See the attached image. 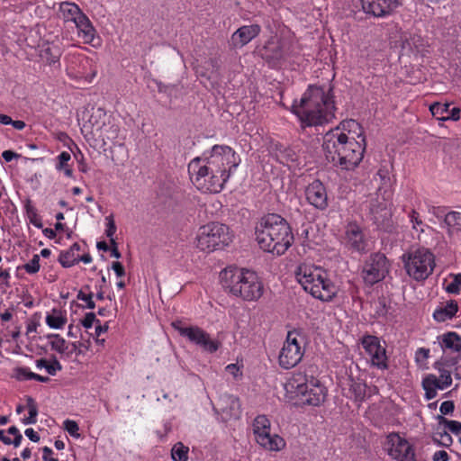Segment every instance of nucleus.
I'll use <instances>...</instances> for the list:
<instances>
[{
	"mask_svg": "<svg viewBox=\"0 0 461 461\" xmlns=\"http://www.w3.org/2000/svg\"><path fill=\"white\" fill-rule=\"evenodd\" d=\"M240 163V157L229 146L214 145L202 157L194 158L188 165V172L195 176L194 183L209 193H220L233 171Z\"/></svg>",
	"mask_w": 461,
	"mask_h": 461,
	"instance_id": "f257e3e1",
	"label": "nucleus"
},
{
	"mask_svg": "<svg viewBox=\"0 0 461 461\" xmlns=\"http://www.w3.org/2000/svg\"><path fill=\"white\" fill-rule=\"evenodd\" d=\"M331 92V87L326 91L322 86H310L300 102L293 104L292 111L299 118L302 127L322 125L335 117Z\"/></svg>",
	"mask_w": 461,
	"mask_h": 461,
	"instance_id": "f03ea898",
	"label": "nucleus"
},
{
	"mask_svg": "<svg viewBox=\"0 0 461 461\" xmlns=\"http://www.w3.org/2000/svg\"><path fill=\"white\" fill-rule=\"evenodd\" d=\"M255 234L260 249L276 256L285 254L294 242L289 223L276 213L263 216L256 227Z\"/></svg>",
	"mask_w": 461,
	"mask_h": 461,
	"instance_id": "7ed1b4c3",
	"label": "nucleus"
},
{
	"mask_svg": "<svg viewBox=\"0 0 461 461\" xmlns=\"http://www.w3.org/2000/svg\"><path fill=\"white\" fill-rule=\"evenodd\" d=\"M220 278L224 290L245 301H257L263 294V284L254 271L227 267L221 272Z\"/></svg>",
	"mask_w": 461,
	"mask_h": 461,
	"instance_id": "20e7f679",
	"label": "nucleus"
},
{
	"mask_svg": "<svg viewBox=\"0 0 461 461\" xmlns=\"http://www.w3.org/2000/svg\"><path fill=\"white\" fill-rule=\"evenodd\" d=\"M296 278L305 292L321 301H331L338 293L337 286L321 268L301 266L296 272Z\"/></svg>",
	"mask_w": 461,
	"mask_h": 461,
	"instance_id": "39448f33",
	"label": "nucleus"
},
{
	"mask_svg": "<svg viewBox=\"0 0 461 461\" xmlns=\"http://www.w3.org/2000/svg\"><path fill=\"white\" fill-rule=\"evenodd\" d=\"M402 259L408 276L418 282L426 280L435 267L433 253L424 248L410 250Z\"/></svg>",
	"mask_w": 461,
	"mask_h": 461,
	"instance_id": "423d86ee",
	"label": "nucleus"
},
{
	"mask_svg": "<svg viewBox=\"0 0 461 461\" xmlns=\"http://www.w3.org/2000/svg\"><path fill=\"white\" fill-rule=\"evenodd\" d=\"M231 241L229 227L219 222H210L200 227L196 247L203 251L221 249Z\"/></svg>",
	"mask_w": 461,
	"mask_h": 461,
	"instance_id": "0eeeda50",
	"label": "nucleus"
},
{
	"mask_svg": "<svg viewBox=\"0 0 461 461\" xmlns=\"http://www.w3.org/2000/svg\"><path fill=\"white\" fill-rule=\"evenodd\" d=\"M291 386L303 404L319 406L326 398L327 390L320 381L312 375L297 374L294 376Z\"/></svg>",
	"mask_w": 461,
	"mask_h": 461,
	"instance_id": "6e6552de",
	"label": "nucleus"
},
{
	"mask_svg": "<svg viewBox=\"0 0 461 461\" xmlns=\"http://www.w3.org/2000/svg\"><path fill=\"white\" fill-rule=\"evenodd\" d=\"M171 325L182 337L186 338L204 352L212 354L221 347L219 339H212L208 332L198 326H185L182 321L178 320L173 321Z\"/></svg>",
	"mask_w": 461,
	"mask_h": 461,
	"instance_id": "1a4fd4ad",
	"label": "nucleus"
},
{
	"mask_svg": "<svg viewBox=\"0 0 461 461\" xmlns=\"http://www.w3.org/2000/svg\"><path fill=\"white\" fill-rule=\"evenodd\" d=\"M303 337L296 330L288 331L286 339L279 353V365L285 369L295 366L302 360L304 354Z\"/></svg>",
	"mask_w": 461,
	"mask_h": 461,
	"instance_id": "9d476101",
	"label": "nucleus"
},
{
	"mask_svg": "<svg viewBox=\"0 0 461 461\" xmlns=\"http://www.w3.org/2000/svg\"><path fill=\"white\" fill-rule=\"evenodd\" d=\"M341 244L351 253L366 254L370 249V240L364 229L356 221H348L341 235Z\"/></svg>",
	"mask_w": 461,
	"mask_h": 461,
	"instance_id": "9b49d317",
	"label": "nucleus"
},
{
	"mask_svg": "<svg viewBox=\"0 0 461 461\" xmlns=\"http://www.w3.org/2000/svg\"><path fill=\"white\" fill-rule=\"evenodd\" d=\"M253 432L258 444L269 451H279L285 442L277 434L270 433V420L266 415H258L253 421Z\"/></svg>",
	"mask_w": 461,
	"mask_h": 461,
	"instance_id": "f8f14e48",
	"label": "nucleus"
},
{
	"mask_svg": "<svg viewBox=\"0 0 461 461\" xmlns=\"http://www.w3.org/2000/svg\"><path fill=\"white\" fill-rule=\"evenodd\" d=\"M358 138H361V141L356 140L354 138L348 136L347 141L343 145L340 150L339 161L335 167H339L341 169L351 170L354 169L363 159L364 152L366 149V138L360 133Z\"/></svg>",
	"mask_w": 461,
	"mask_h": 461,
	"instance_id": "ddd939ff",
	"label": "nucleus"
},
{
	"mask_svg": "<svg viewBox=\"0 0 461 461\" xmlns=\"http://www.w3.org/2000/svg\"><path fill=\"white\" fill-rule=\"evenodd\" d=\"M389 272V263L384 254L376 252L371 254L365 261L362 277L368 285L382 281Z\"/></svg>",
	"mask_w": 461,
	"mask_h": 461,
	"instance_id": "4468645a",
	"label": "nucleus"
},
{
	"mask_svg": "<svg viewBox=\"0 0 461 461\" xmlns=\"http://www.w3.org/2000/svg\"><path fill=\"white\" fill-rule=\"evenodd\" d=\"M348 135L337 127L326 132L323 136L322 149L326 159L333 166L338 165L340 150L347 141Z\"/></svg>",
	"mask_w": 461,
	"mask_h": 461,
	"instance_id": "2eb2a0df",
	"label": "nucleus"
},
{
	"mask_svg": "<svg viewBox=\"0 0 461 461\" xmlns=\"http://www.w3.org/2000/svg\"><path fill=\"white\" fill-rule=\"evenodd\" d=\"M387 452L396 461H415L412 445L394 432L387 436Z\"/></svg>",
	"mask_w": 461,
	"mask_h": 461,
	"instance_id": "dca6fc26",
	"label": "nucleus"
},
{
	"mask_svg": "<svg viewBox=\"0 0 461 461\" xmlns=\"http://www.w3.org/2000/svg\"><path fill=\"white\" fill-rule=\"evenodd\" d=\"M362 346L370 357L372 366L382 370L388 368L385 347L381 345L377 337L373 335L364 336Z\"/></svg>",
	"mask_w": 461,
	"mask_h": 461,
	"instance_id": "f3484780",
	"label": "nucleus"
},
{
	"mask_svg": "<svg viewBox=\"0 0 461 461\" xmlns=\"http://www.w3.org/2000/svg\"><path fill=\"white\" fill-rule=\"evenodd\" d=\"M363 11L376 18L385 17L402 5L401 0H361Z\"/></svg>",
	"mask_w": 461,
	"mask_h": 461,
	"instance_id": "a211bd4d",
	"label": "nucleus"
},
{
	"mask_svg": "<svg viewBox=\"0 0 461 461\" xmlns=\"http://www.w3.org/2000/svg\"><path fill=\"white\" fill-rule=\"evenodd\" d=\"M213 409L224 422L230 420H238L241 414L239 398L230 394L221 396L217 403V407Z\"/></svg>",
	"mask_w": 461,
	"mask_h": 461,
	"instance_id": "6ab92c4d",
	"label": "nucleus"
},
{
	"mask_svg": "<svg viewBox=\"0 0 461 461\" xmlns=\"http://www.w3.org/2000/svg\"><path fill=\"white\" fill-rule=\"evenodd\" d=\"M305 196L309 203L319 210L328 207V195L324 185L318 179L314 180L305 189Z\"/></svg>",
	"mask_w": 461,
	"mask_h": 461,
	"instance_id": "aec40b11",
	"label": "nucleus"
},
{
	"mask_svg": "<svg viewBox=\"0 0 461 461\" xmlns=\"http://www.w3.org/2000/svg\"><path fill=\"white\" fill-rule=\"evenodd\" d=\"M388 205V203L379 202L378 199L370 204V212L378 228L386 230L391 226L392 211Z\"/></svg>",
	"mask_w": 461,
	"mask_h": 461,
	"instance_id": "412c9836",
	"label": "nucleus"
},
{
	"mask_svg": "<svg viewBox=\"0 0 461 461\" xmlns=\"http://www.w3.org/2000/svg\"><path fill=\"white\" fill-rule=\"evenodd\" d=\"M261 32L258 24L244 25L239 28L230 38V45L234 49L242 48Z\"/></svg>",
	"mask_w": 461,
	"mask_h": 461,
	"instance_id": "4be33fe9",
	"label": "nucleus"
},
{
	"mask_svg": "<svg viewBox=\"0 0 461 461\" xmlns=\"http://www.w3.org/2000/svg\"><path fill=\"white\" fill-rule=\"evenodd\" d=\"M258 54L267 62L276 64L284 58L285 51L281 41L271 39L258 50Z\"/></svg>",
	"mask_w": 461,
	"mask_h": 461,
	"instance_id": "5701e85b",
	"label": "nucleus"
},
{
	"mask_svg": "<svg viewBox=\"0 0 461 461\" xmlns=\"http://www.w3.org/2000/svg\"><path fill=\"white\" fill-rule=\"evenodd\" d=\"M443 351L461 352V336L455 331H448L438 337Z\"/></svg>",
	"mask_w": 461,
	"mask_h": 461,
	"instance_id": "b1692460",
	"label": "nucleus"
},
{
	"mask_svg": "<svg viewBox=\"0 0 461 461\" xmlns=\"http://www.w3.org/2000/svg\"><path fill=\"white\" fill-rule=\"evenodd\" d=\"M76 27L78 36L83 39L85 43H91L94 41L95 30L86 14L77 21Z\"/></svg>",
	"mask_w": 461,
	"mask_h": 461,
	"instance_id": "393cba45",
	"label": "nucleus"
},
{
	"mask_svg": "<svg viewBox=\"0 0 461 461\" xmlns=\"http://www.w3.org/2000/svg\"><path fill=\"white\" fill-rule=\"evenodd\" d=\"M458 310L457 303L455 300L447 302L444 307L437 309L433 313V318L438 321L443 322L452 319Z\"/></svg>",
	"mask_w": 461,
	"mask_h": 461,
	"instance_id": "a878e982",
	"label": "nucleus"
},
{
	"mask_svg": "<svg viewBox=\"0 0 461 461\" xmlns=\"http://www.w3.org/2000/svg\"><path fill=\"white\" fill-rule=\"evenodd\" d=\"M423 390L425 391V399L431 400L437 396V389L443 390L439 384V380L435 375H427L421 382Z\"/></svg>",
	"mask_w": 461,
	"mask_h": 461,
	"instance_id": "bb28decb",
	"label": "nucleus"
},
{
	"mask_svg": "<svg viewBox=\"0 0 461 461\" xmlns=\"http://www.w3.org/2000/svg\"><path fill=\"white\" fill-rule=\"evenodd\" d=\"M60 12L66 21H71L75 24L85 15L77 5L69 2L60 4Z\"/></svg>",
	"mask_w": 461,
	"mask_h": 461,
	"instance_id": "cd10ccee",
	"label": "nucleus"
},
{
	"mask_svg": "<svg viewBox=\"0 0 461 461\" xmlns=\"http://www.w3.org/2000/svg\"><path fill=\"white\" fill-rule=\"evenodd\" d=\"M276 158L281 164L288 165L290 162H295L298 159L296 151L282 144L276 145Z\"/></svg>",
	"mask_w": 461,
	"mask_h": 461,
	"instance_id": "c85d7f7f",
	"label": "nucleus"
},
{
	"mask_svg": "<svg viewBox=\"0 0 461 461\" xmlns=\"http://www.w3.org/2000/svg\"><path fill=\"white\" fill-rule=\"evenodd\" d=\"M46 323L50 328L61 329L67 323L66 314L60 310L53 309L51 313L46 316Z\"/></svg>",
	"mask_w": 461,
	"mask_h": 461,
	"instance_id": "c756f323",
	"label": "nucleus"
},
{
	"mask_svg": "<svg viewBox=\"0 0 461 461\" xmlns=\"http://www.w3.org/2000/svg\"><path fill=\"white\" fill-rule=\"evenodd\" d=\"M26 408L29 411V416L22 420L24 425L35 424L37 422L38 406L34 399L31 396L26 397Z\"/></svg>",
	"mask_w": 461,
	"mask_h": 461,
	"instance_id": "7c9ffc66",
	"label": "nucleus"
},
{
	"mask_svg": "<svg viewBox=\"0 0 461 461\" xmlns=\"http://www.w3.org/2000/svg\"><path fill=\"white\" fill-rule=\"evenodd\" d=\"M50 345L52 350L68 358L73 354V350H69L67 341L61 336H59L56 340H50Z\"/></svg>",
	"mask_w": 461,
	"mask_h": 461,
	"instance_id": "2f4dec72",
	"label": "nucleus"
},
{
	"mask_svg": "<svg viewBox=\"0 0 461 461\" xmlns=\"http://www.w3.org/2000/svg\"><path fill=\"white\" fill-rule=\"evenodd\" d=\"M59 262L63 267L68 268L79 262V256L68 249L60 252Z\"/></svg>",
	"mask_w": 461,
	"mask_h": 461,
	"instance_id": "473e14b6",
	"label": "nucleus"
},
{
	"mask_svg": "<svg viewBox=\"0 0 461 461\" xmlns=\"http://www.w3.org/2000/svg\"><path fill=\"white\" fill-rule=\"evenodd\" d=\"M41 56L49 64H54L59 60L61 51L57 46H48L41 50Z\"/></svg>",
	"mask_w": 461,
	"mask_h": 461,
	"instance_id": "72a5a7b5",
	"label": "nucleus"
},
{
	"mask_svg": "<svg viewBox=\"0 0 461 461\" xmlns=\"http://www.w3.org/2000/svg\"><path fill=\"white\" fill-rule=\"evenodd\" d=\"M25 211L30 222L38 229L43 227L41 218L37 212L36 208L32 204L31 201L28 200L25 204Z\"/></svg>",
	"mask_w": 461,
	"mask_h": 461,
	"instance_id": "f704fd0d",
	"label": "nucleus"
},
{
	"mask_svg": "<svg viewBox=\"0 0 461 461\" xmlns=\"http://www.w3.org/2000/svg\"><path fill=\"white\" fill-rule=\"evenodd\" d=\"M189 448L185 447L183 443L177 442L174 445L171 450L172 458L175 461H187Z\"/></svg>",
	"mask_w": 461,
	"mask_h": 461,
	"instance_id": "c9c22d12",
	"label": "nucleus"
},
{
	"mask_svg": "<svg viewBox=\"0 0 461 461\" xmlns=\"http://www.w3.org/2000/svg\"><path fill=\"white\" fill-rule=\"evenodd\" d=\"M423 46V39L420 35H410V37L405 38L402 41V48H409L411 50H415L420 52L421 50V47Z\"/></svg>",
	"mask_w": 461,
	"mask_h": 461,
	"instance_id": "e433bc0d",
	"label": "nucleus"
},
{
	"mask_svg": "<svg viewBox=\"0 0 461 461\" xmlns=\"http://www.w3.org/2000/svg\"><path fill=\"white\" fill-rule=\"evenodd\" d=\"M439 424H444L452 433L458 435L461 433V422L446 419L444 416L437 417Z\"/></svg>",
	"mask_w": 461,
	"mask_h": 461,
	"instance_id": "4c0bfd02",
	"label": "nucleus"
},
{
	"mask_svg": "<svg viewBox=\"0 0 461 461\" xmlns=\"http://www.w3.org/2000/svg\"><path fill=\"white\" fill-rule=\"evenodd\" d=\"M429 357V349L419 348L415 352V362L420 368H428L427 360Z\"/></svg>",
	"mask_w": 461,
	"mask_h": 461,
	"instance_id": "58836bf2",
	"label": "nucleus"
},
{
	"mask_svg": "<svg viewBox=\"0 0 461 461\" xmlns=\"http://www.w3.org/2000/svg\"><path fill=\"white\" fill-rule=\"evenodd\" d=\"M450 276L453 277V280L446 286V291L448 294H458L461 286V274H452Z\"/></svg>",
	"mask_w": 461,
	"mask_h": 461,
	"instance_id": "ea45409f",
	"label": "nucleus"
},
{
	"mask_svg": "<svg viewBox=\"0 0 461 461\" xmlns=\"http://www.w3.org/2000/svg\"><path fill=\"white\" fill-rule=\"evenodd\" d=\"M63 428L65 430L68 431V433L71 437L76 438H80V434L78 433L79 426L75 420H66L63 423Z\"/></svg>",
	"mask_w": 461,
	"mask_h": 461,
	"instance_id": "a19ab883",
	"label": "nucleus"
},
{
	"mask_svg": "<svg viewBox=\"0 0 461 461\" xmlns=\"http://www.w3.org/2000/svg\"><path fill=\"white\" fill-rule=\"evenodd\" d=\"M23 267L28 274H36L37 272H39L40 256L37 254L33 255L32 260L25 264Z\"/></svg>",
	"mask_w": 461,
	"mask_h": 461,
	"instance_id": "79ce46f5",
	"label": "nucleus"
},
{
	"mask_svg": "<svg viewBox=\"0 0 461 461\" xmlns=\"http://www.w3.org/2000/svg\"><path fill=\"white\" fill-rule=\"evenodd\" d=\"M366 384L362 383H355L351 385L356 400L363 401L366 396Z\"/></svg>",
	"mask_w": 461,
	"mask_h": 461,
	"instance_id": "37998d69",
	"label": "nucleus"
},
{
	"mask_svg": "<svg viewBox=\"0 0 461 461\" xmlns=\"http://www.w3.org/2000/svg\"><path fill=\"white\" fill-rule=\"evenodd\" d=\"M461 220V213L459 212H449L446 214L444 222L448 227H454L456 225H459V221Z\"/></svg>",
	"mask_w": 461,
	"mask_h": 461,
	"instance_id": "c03bdc74",
	"label": "nucleus"
},
{
	"mask_svg": "<svg viewBox=\"0 0 461 461\" xmlns=\"http://www.w3.org/2000/svg\"><path fill=\"white\" fill-rule=\"evenodd\" d=\"M62 370V366L56 357V356L52 355L50 361L48 363V366H46V371L50 375H55L58 371Z\"/></svg>",
	"mask_w": 461,
	"mask_h": 461,
	"instance_id": "a18cd8bd",
	"label": "nucleus"
},
{
	"mask_svg": "<svg viewBox=\"0 0 461 461\" xmlns=\"http://www.w3.org/2000/svg\"><path fill=\"white\" fill-rule=\"evenodd\" d=\"M438 373L439 378L438 379L439 380V384L441 385L442 389L444 390L449 387L452 384L451 372L444 368Z\"/></svg>",
	"mask_w": 461,
	"mask_h": 461,
	"instance_id": "49530a36",
	"label": "nucleus"
},
{
	"mask_svg": "<svg viewBox=\"0 0 461 461\" xmlns=\"http://www.w3.org/2000/svg\"><path fill=\"white\" fill-rule=\"evenodd\" d=\"M33 372H31L27 367H17L14 369V376L17 380L24 381V380H32L29 375H33Z\"/></svg>",
	"mask_w": 461,
	"mask_h": 461,
	"instance_id": "de8ad7c7",
	"label": "nucleus"
},
{
	"mask_svg": "<svg viewBox=\"0 0 461 461\" xmlns=\"http://www.w3.org/2000/svg\"><path fill=\"white\" fill-rule=\"evenodd\" d=\"M58 164L56 165V168L59 171H61L65 167H68V162L70 160L71 156L68 152L63 151L58 156Z\"/></svg>",
	"mask_w": 461,
	"mask_h": 461,
	"instance_id": "09e8293b",
	"label": "nucleus"
},
{
	"mask_svg": "<svg viewBox=\"0 0 461 461\" xmlns=\"http://www.w3.org/2000/svg\"><path fill=\"white\" fill-rule=\"evenodd\" d=\"M106 220V230H105V235L112 239L116 231V225L113 220V215H109L105 218Z\"/></svg>",
	"mask_w": 461,
	"mask_h": 461,
	"instance_id": "8fccbe9b",
	"label": "nucleus"
},
{
	"mask_svg": "<svg viewBox=\"0 0 461 461\" xmlns=\"http://www.w3.org/2000/svg\"><path fill=\"white\" fill-rule=\"evenodd\" d=\"M94 322L100 323V321L95 318V314L94 312H87L85 315L84 319L81 320V324L86 329H90L93 326Z\"/></svg>",
	"mask_w": 461,
	"mask_h": 461,
	"instance_id": "3c124183",
	"label": "nucleus"
},
{
	"mask_svg": "<svg viewBox=\"0 0 461 461\" xmlns=\"http://www.w3.org/2000/svg\"><path fill=\"white\" fill-rule=\"evenodd\" d=\"M206 64L210 67L211 68V75H212V77H216L219 74V70H220V63H219V60L218 59L216 58H211L209 59L207 61H206Z\"/></svg>",
	"mask_w": 461,
	"mask_h": 461,
	"instance_id": "603ef678",
	"label": "nucleus"
},
{
	"mask_svg": "<svg viewBox=\"0 0 461 461\" xmlns=\"http://www.w3.org/2000/svg\"><path fill=\"white\" fill-rule=\"evenodd\" d=\"M455 410V404L453 401H445L441 403L439 411L443 415L451 414Z\"/></svg>",
	"mask_w": 461,
	"mask_h": 461,
	"instance_id": "864d4df0",
	"label": "nucleus"
},
{
	"mask_svg": "<svg viewBox=\"0 0 461 461\" xmlns=\"http://www.w3.org/2000/svg\"><path fill=\"white\" fill-rule=\"evenodd\" d=\"M73 353L75 352L77 355L84 354L85 350L88 349V344L83 342H73L71 343Z\"/></svg>",
	"mask_w": 461,
	"mask_h": 461,
	"instance_id": "5fc2aeb1",
	"label": "nucleus"
},
{
	"mask_svg": "<svg viewBox=\"0 0 461 461\" xmlns=\"http://www.w3.org/2000/svg\"><path fill=\"white\" fill-rule=\"evenodd\" d=\"M194 69H195V73H196L197 77H204L206 79L212 78L211 73L209 72V68H206L203 66L198 65V66L195 67Z\"/></svg>",
	"mask_w": 461,
	"mask_h": 461,
	"instance_id": "6e6d98bb",
	"label": "nucleus"
},
{
	"mask_svg": "<svg viewBox=\"0 0 461 461\" xmlns=\"http://www.w3.org/2000/svg\"><path fill=\"white\" fill-rule=\"evenodd\" d=\"M448 107H449L448 104H441L439 103H436V104H433L429 109H430V112L432 113V114L435 115L437 113H443L444 112H447Z\"/></svg>",
	"mask_w": 461,
	"mask_h": 461,
	"instance_id": "4d7b16f0",
	"label": "nucleus"
},
{
	"mask_svg": "<svg viewBox=\"0 0 461 461\" xmlns=\"http://www.w3.org/2000/svg\"><path fill=\"white\" fill-rule=\"evenodd\" d=\"M112 269L115 272L118 277H122L125 275L124 267L119 261H114L112 263Z\"/></svg>",
	"mask_w": 461,
	"mask_h": 461,
	"instance_id": "13d9d810",
	"label": "nucleus"
},
{
	"mask_svg": "<svg viewBox=\"0 0 461 461\" xmlns=\"http://www.w3.org/2000/svg\"><path fill=\"white\" fill-rule=\"evenodd\" d=\"M448 454L445 450L436 451L433 455V461H448Z\"/></svg>",
	"mask_w": 461,
	"mask_h": 461,
	"instance_id": "bf43d9fd",
	"label": "nucleus"
},
{
	"mask_svg": "<svg viewBox=\"0 0 461 461\" xmlns=\"http://www.w3.org/2000/svg\"><path fill=\"white\" fill-rule=\"evenodd\" d=\"M2 157L6 161V162H10L12 161L14 158H20L21 155L13 151V150H5L3 153H2Z\"/></svg>",
	"mask_w": 461,
	"mask_h": 461,
	"instance_id": "052dcab7",
	"label": "nucleus"
},
{
	"mask_svg": "<svg viewBox=\"0 0 461 461\" xmlns=\"http://www.w3.org/2000/svg\"><path fill=\"white\" fill-rule=\"evenodd\" d=\"M377 176L380 177V179L382 181V184L384 185H390L391 180H390V177L388 176L387 170L379 169L378 172H377Z\"/></svg>",
	"mask_w": 461,
	"mask_h": 461,
	"instance_id": "680f3d73",
	"label": "nucleus"
},
{
	"mask_svg": "<svg viewBox=\"0 0 461 461\" xmlns=\"http://www.w3.org/2000/svg\"><path fill=\"white\" fill-rule=\"evenodd\" d=\"M24 433L33 442H38L41 438L39 434L32 428L26 429Z\"/></svg>",
	"mask_w": 461,
	"mask_h": 461,
	"instance_id": "e2e57ef3",
	"label": "nucleus"
},
{
	"mask_svg": "<svg viewBox=\"0 0 461 461\" xmlns=\"http://www.w3.org/2000/svg\"><path fill=\"white\" fill-rule=\"evenodd\" d=\"M226 371L233 375L234 378H237L239 375H241L240 373V368L235 364H230L226 366Z\"/></svg>",
	"mask_w": 461,
	"mask_h": 461,
	"instance_id": "0e129e2a",
	"label": "nucleus"
},
{
	"mask_svg": "<svg viewBox=\"0 0 461 461\" xmlns=\"http://www.w3.org/2000/svg\"><path fill=\"white\" fill-rule=\"evenodd\" d=\"M410 219H411V221L413 223V228L414 229H416V225L422 224L421 220L419 219V213L415 210H412L411 212Z\"/></svg>",
	"mask_w": 461,
	"mask_h": 461,
	"instance_id": "69168bd1",
	"label": "nucleus"
},
{
	"mask_svg": "<svg viewBox=\"0 0 461 461\" xmlns=\"http://www.w3.org/2000/svg\"><path fill=\"white\" fill-rule=\"evenodd\" d=\"M94 294L92 292H89L87 294L86 300H84V302L86 303V307L87 309L93 310L95 308V303L93 300Z\"/></svg>",
	"mask_w": 461,
	"mask_h": 461,
	"instance_id": "338daca9",
	"label": "nucleus"
},
{
	"mask_svg": "<svg viewBox=\"0 0 461 461\" xmlns=\"http://www.w3.org/2000/svg\"><path fill=\"white\" fill-rule=\"evenodd\" d=\"M440 438L442 439V445L445 447H447L452 443V438L447 431L440 433Z\"/></svg>",
	"mask_w": 461,
	"mask_h": 461,
	"instance_id": "774afa93",
	"label": "nucleus"
}]
</instances>
